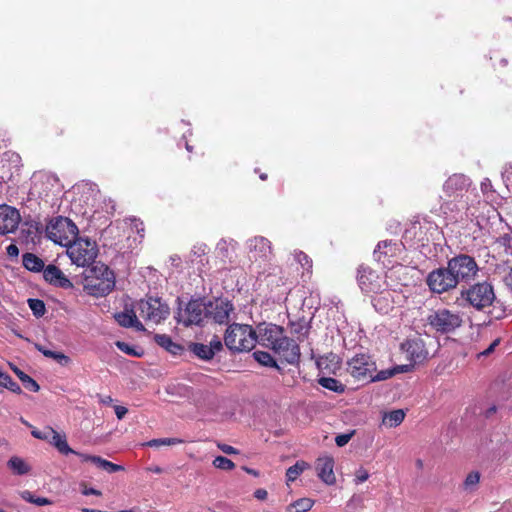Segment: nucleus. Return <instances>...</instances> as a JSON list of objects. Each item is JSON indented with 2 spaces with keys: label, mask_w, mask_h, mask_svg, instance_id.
<instances>
[{
  "label": "nucleus",
  "mask_w": 512,
  "mask_h": 512,
  "mask_svg": "<svg viewBox=\"0 0 512 512\" xmlns=\"http://www.w3.org/2000/svg\"><path fill=\"white\" fill-rule=\"evenodd\" d=\"M257 343L270 348L288 364L294 365L299 362L300 348L293 340L284 335L282 327L275 324H260L257 326Z\"/></svg>",
  "instance_id": "f257e3e1"
},
{
  "label": "nucleus",
  "mask_w": 512,
  "mask_h": 512,
  "mask_svg": "<svg viewBox=\"0 0 512 512\" xmlns=\"http://www.w3.org/2000/svg\"><path fill=\"white\" fill-rule=\"evenodd\" d=\"M224 342L233 352L251 351L257 343L256 331L247 324H231L226 329Z\"/></svg>",
  "instance_id": "f03ea898"
},
{
  "label": "nucleus",
  "mask_w": 512,
  "mask_h": 512,
  "mask_svg": "<svg viewBox=\"0 0 512 512\" xmlns=\"http://www.w3.org/2000/svg\"><path fill=\"white\" fill-rule=\"evenodd\" d=\"M115 287V275L108 266L97 263L85 278V289L89 294L99 297L110 293Z\"/></svg>",
  "instance_id": "7ed1b4c3"
},
{
  "label": "nucleus",
  "mask_w": 512,
  "mask_h": 512,
  "mask_svg": "<svg viewBox=\"0 0 512 512\" xmlns=\"http://www.w3.org/2000/svg\"><path fill=\"white\" fill-rule=\"evenodd\" d=\"M495 298L493 286L488 282H480L462 289L458 300H463L471 307L481 311L490 307Z\"/></svg>",
  "instance_id": "20e7f679"
},
{
  "label": "nucleus",
  "mask_w": 512,
  "mask_h": 512,
  "mask_svg": "<svg viewBox=\"0 0 512 512\" xmlns=\"http://www.w3.org/2000/svg\"><path fill=\"white\" fill-rule=\"evenodd\" d=\"M47 237L56 244L68 247L78 234L77 226L66 217H56L46 227Z\"/></svg>",
  "instance_id": "39448f33"
},
{
  "label": "nucleus",
  "mask_w": 512,
  "mask_h": 512,
  "mask_svg": "<svg viewBox=\"0 0 512 512\" xmlns=\"http://www.w3.org/2000/svg\"><path fill=\"white\" fill-rule=\"evenodd\" d=\"M426 322L435 332L448 334L459 328L462 325L463 319L457 311L440 308L431 311L426 318Z\"/></svg>",
  "instance_id": "423d86ee"
},
{
  "label": "nucleus",
  "mask_w": 512,
  "mask_h": 512,
  "mask_svg": "<svg viewBox=\"0 0 512 512\" xmlns=\"http://www.w3.org/2000/svg\"><path fill=\"white\" fill-rule=\"evenodd\" d=\"M66 252L73 264L85 267L94 262L98 254V248L94 241L88 238L77 237L68 245Z\"/></svg>",
  "instance_id": "0eeeda50"
},
{
  "label": "nucleus",
  "mask_w": 512,
  "mask_h": 512,
  "mask_svg": "<svg viewBox=\"0 0 512 512\" xmlns=\"http://www.w3.org/2000/svg\"><path fill=\"white\" fill-rule=\"evenodd\" d=\"M134 308L141 318L152 324L161 323L170 313L168 305L160 298L154 297L140 300Z\"/></svg>",
  "instance_id": "6e6552de"
},
{
  "label": "nucleus",
  "mask_w": 512,
  "mask_h": 512,
  "mask_svg": "<svg viewBox=\"0 0 512 512\" xmlns=\"http://www.w3.org/2000/svg\"><path fill=\"white\" fill-rule=\"evenodd\" d=\"M457 284L469 283L474 280L479 272L475 259L466 254H460L447 262Z\"/></svg>",
  "instance_id": "1a4fd4ad"
},
{
  "label": "nucleus",
  "mask_w": 512,
  "mask_h": 512,
  "mask_svg": "<svg viewBox=\"0 0 512 512\" xmlns=\"http://www.w3.org/2000/svg\"><path fill=\"white\" fill-rule=\"evenodd\" d=\"M427 285L433 293L442 294L457 287V282L447 265L431 271L427 276Z\"/></svg>",
  "instance_id": "9d476101"
},
{
  "label": "nucleus",
  "mask_w": 512,
  "mask_h": 512,
  "mask_svg": "<svg viewBox=\"0 0 512 512\" xmlns=\"http://www.w3.org/2000/svg\"><path fill=\"white\" fill-rule=\"evenodd\" d=\"M426 340H429L430 344L432 343V338L428 335L424 337L413 335L402 344V349L406 352L410 361L422 363L429 357V348Z\"/></svg>",
  "instance_id": "9b49d317"
},
{
  "label": "nucleus",
  "mask_w": 512,
  "mask_h": 512,
  "mask_svg": "<svg viewBox=\"0 0 512 512\" xmlns=\"http://www.w3.org/2000/svg\"><path fill=\"white\" fill-rule=\"evenodd\" d=\"M375 370V362L366 354H357L347 362L348 373L359 381L369 382Z\"/></svg>",
  "instance_id": "f8f14e48"
},
{
  "label": "nucleus",
  "mask_w": 512,
  "mask_h": 512,
  "mask_svg": "<svg viewBox=\"0 0 512 512\" xmlns=\"http://www.w3.org/2000/svg\"><path fill=\"white\" fill-rule=\"evenodd\" d=\"M205 318H207L206 303L200 300H191L177 313L178 322L185 326L200 325Z\"/></svg>",
  "instance_id": "ddd939ff"
},
{
  "label": "nucleus",
  "mask_w": 512,
  "mask_h": 512,
  "mask_svg": "<svg viewBox=\"0 0 512 512\" xmlns=\"http://www.w3.org/2000/svg\"><path fill=\"white\" fill-rule=\"evenodd\" d=\"M357 280L360 289L366 294L378 293L386 287V280L368 266L359 267Z\"/></svg>",
  "instance_id": "4468645a"
},
{
  "label": "nucleus",
  "mask_w": 512,
  "mask_h": 512,
  "mask_svg": "<svg viewBox=\"0 0 512 512\" xmlns=\"http://www.w3.org/2000/svg\"><path fill=\"white\" fill-rule=\"evenodd\" d=\"M413 271V268L402 264L392 266L385 275L386 287L390 288L393 292H396L401 286H408L412 281L411 273Z\"/></svg>",
  "instance_id": "2eb2a0df"
},
{
  "label": "nucleus",
  "mask_w": 512,
  "mask_h": 512,
  "mask_svg": "<svg viewBox=\"0 0 512 512\" xmlns=\"http://www.w3.org/2000/svg\"><path fill=\"white\" fill-rule=\"evenodd\" d=\"M233 304L227 299H215L206 303L207 318L213 319L218 324H225L233 313Z\"/></svg>",
  "instance_id": "dca6fc26"
},
{
  "label": "nucleus",
  "mask_w": 512,
  "mask_h": 512,
  "mask_svg": "<svg viewBox=\"0 0 512 512\" xmlns=\"http://www.w3.org/2000/svg\"><path fill=\"white\" fill-rule=\"evenodd\" d=\"M471 186V180L464 174H453L444 183L443 190L449 197L463 198L464 193L468 192Z\"/></svg>",
  "instance_id": "f3484780"
},
{
  "label": "nucleus",
  "mask_w": 512,
  "mask_h": 512,
  "mask_svg": "<svg viewBox=\"0 0 512 512\" xmlns=\"http://www.w3.org/2000/svg\"><path fill=\"white\" fill-rule=\"evenodd\" d=\"M20 220L21 217L17 209L5 204L0 205V234L5 235L14 232Z\"/></svg>",
  "instance_id": "a211bd4d"
},
{
  "label": "nucleus",
  "mask_w": 512,
  "mask_h": 512,
  "mask_svg": "<svg viewBox=\"0 0 512 512\" xmlns=\"http://www.w3.org/2000/svg\"><path fill=\"white\" fill-rule=\"evenodd\" d=\"M250 257L258 260H269L272 255L271 242L263 236H255L247 241Z\"/></svg>",
  "instance_id": "6ab92c4d"
},
{
  "label": "nucleus",
  "mask_w": 512,
  "mask_h": 512,
  "mask_svg": "<svg viewBox=\"0 0 512 512\" xmlns=\"http://www.w3.org/2000/svg\"><path fill=\"white\" fill-rule=\"evenodd\" d=\"M333 468L334 460L332 457L324 456L317 459V475L327 485H333L336 482V477Z\"/></svg>",
  "instance_id": "aec40b11"
},
{
  "label": "nucleus",
  "mask_w": 512,
  "mask_h": 512,
  "mask_svg": "<svg viewBox=\"0 0 512 512\" xmlns=\"http://www.w3.org/2000/svg\"><path fill=\"white\" fill-rule=\"evenodd\" d=\"M403 247L400 243L393 241H381L373 252L374 258L385 264L386 257H397L401 254Z\"/></svg>",
  "instance_id": "412c9836"
},
{
  "label": "nucleus",
  "mask_w": 512,
  "mask_h": 512,
  "mask_svg": "<svg viewBox=\"0 0 512 512\" xmlns=\"http://www.w3.org/2000/svg\"><path fill=\"white\" fill-rule=\"evenodd\" d=\"M391 291L390 288L383 287L380 292L375 293L376 295L372 298V304L378 312L387 314L393 308L395 299Z\"/></svg>",
  "instance_id": "4be33fe9"
},
{
  "label": "nucleus",
  "mask_w": 512,
  "mask_h": 512,
  "mask_svg": "<svg viewBox=\"0 0 512 512\" xmlns=\"http://www.w3.org/2000/svg\"><path fill=\"white\" fill-rule=\"evenodd\" d=\"M44 279L55 286L61 288L72 287L71 281L64 275V273L55 265H48L43 270Z\"/></svg>",
  "instance_id": "5701e85b"
},
{
  "label": "nucleus",
  "mask_w": 512,
  "mask_h": 512,
  "mask_svg": "<svg viewBox=\"0 0 512 512\" xmlns=\"http://www.w3.org/2000/svg\"><path fill=\"white\" fill-rule=\"evenodd\" d=\"M136 309L125 310L115 315L116 321L123 327H132L137 331H144L145 327L142 322L137 318Z\"/></svg>",
  "instance_id": "b1692460"
},
{
  "label": "nucleus",
  "mask_w": 512,
  "mask_h": 512,
  "mask_svg": "<svg viewBox=\"0 0 512 512\" xmlns=\"http://www.w3.org/2000/svg\"><path fill=\"white\" fill-rule=\"evenodd\" d=\"M49 443L53 445L61 454H75L76 451L70 448L67 443L65 434H60L54 429H50Z\"/></svg>",
  "instance_id": "393cba45"
},
{
  "label": "nucleus",
  "mask_w": 512,
  "mask_h": 512,
  "mask_svg": "<svg viewBox=\"0 0 512 512\" xmlns=\"http://www.w3.org/2000/svg\"><path fill=\"white\" fill-rule=\"evenodd\" d=\"M405 418V412L402 409H396L385 412L382 417V424L386 427L392 428L399 426Z\"/></svg>",
  "instance_id": "a878e982"
},
{
  "label": "nucleus",
  "mask_w": 512,
  "mask_h": 512,
  "mask_svg": "<svg viewBox=\"0 0 512 512\" xmlns=\"http://www.w3.org/2000/svg\"><path fill=\"white\" fill-rule=\"evenodd\" d=\"M23 265L27 270L33 272H40L45 269L43 260L32 253L23 255Z\"/></svg>",
  "instance_id": "bb28decb"
},
{
  "label": "nucleus",
  "mask_w": 512,
  "mask_h": 512,
  "mask_svg": "<svg viewBox=\"0 0 512 512\" xmlns=\"http://www.w3.org/2000/svg\"><path fill=\"white\" fill-rule=\"evenodd\" d=\"M7 466L17 475H25L30 471V466L22 458L17 456L11 457L7 462Z\"/></svg>",
  "instance_id": "cd10ccee"
},
{
  "label": "nucleus",
  "mask_w": 512,
  "mask_h": 512,
  "mask_svg": "<svg viewBox=\"0 0 512 512\" xmlns=\"http://www.w3.org/2000/svg\"><path fill=\"white\" fill-rule=\"evenodd\" d=\"M408 371L407 366H396L392 369H385L381 370L378 373L374 374L372 373L369 382H375V381H383L386 379L391 378L397 373H402Z\"/></svg>",
  "instance_id": "c85d7f7f"
},
{
  "label": "nucleus",
  "mask_w": 512,
  "mask_h": 512,
  "mask_svg": "<svg viewBox=\"0 0 512 512\" xmlns=\"http://www.w3.org/2000/svg\"><path fill=\"white\" fill-rule=\"evenodd\" d=\"M155 342L161 347L165 348L167 351L177 354L181 350V346L175 344L170 336L165 334H156L154 336Z\"/></svg>",
  "instance_id": "c756f323"
},
{
  "label": "nucleus",
  "mask_w": 512,
  "mask_h": 512,
  "mask_svg": "<svg viewBox=\"0 0 512 512\" xmlns=\"http://www.w3.org/2000/svg\"><path fill=\"white\" fill-rule=\"evenodd\" d=\"M11 368L14 371V373L18 376V378L21 380L26 389L33 392H37L40 389L38 383L29 375L21 371L16 366H11Z\"/></svg>",
  "instance_id": "7c9ffc66"
},
{
  "label": "nucleus",
  "mask_w": 512,
  "mask_h": 512,
  "mask_svg": "<svg viewBox=\"0 0 512 512\" xmlns=\"http://www.w3.org/2000/svg\"><path fill=\"white\" fill-rule=\"evenodd\" d=\"M192 352L203 360H210L214 357L213 351L207 344L194 343L191 345Z\"/></svg>",
  "instance_id": "2f4dec72"
},
{
  "label": "nucleus",
  "mask_w": 512,
  "mask_h": 512,
  "mask_svg": "<svg viewBox=\"0 0 512 512\" xmlns=\"http://www.w3.org/2000/svg\"><path fill=\"white\" fill-rule=\"evenodd\" d=\"M313 500L301 498L287 507V512H307L313 506Z\"/></svg>",
  "instance_id": "473e14b6"
},
{
  "label": "nucleus",
  "mask_w": 512,
  "mask_h": 512,
  "mask_svg": "<svg viewBox=\"0 0 512 512\" xmlns=\"http://www.w3.org/2000/svg\"><path fill=\"white\" fill-rule=\"evenodd\" d=\"M309 467L305 461H298L293 466L289 467L286 472L288 482H293L296 478Z\"/></svg>",
  "instance_id": "72a5a7b5"
},
{
  "label": "nucleus",
  "mask_w": 512,
  "mask_h": 512,
  "mask_svg": "<svg viewBox=\"0 0 512 512\" xmlns=\"http://www.w3.org/2000/svg\"><path fill=\"white\" fill-rule=\"evenodd\" d=\"M36 347L38 351H40L44 356L55 359L59 364L63 366L67 365L70 362L69 357L61 352L48 350L40 345H37Z\"/></svg>",
  "instance_id": "f704fd0d"
},
{
  "label": "nucleus",
  "mask_w": 512,
  "mask_h": 512,
  "mask_svg": "<svg viewBox=\"0 0 512 512\" xmlns=\"http://www.w3.org/2000/svg\"><path fill=\"white\" fill-rule=\"evenodd\" d=\"M255 360L263 366L276 367V361L273 357L265 351H255L253 354Z\"/></svg>",
  "instance_id": "c9c22d12"
},
{
  "label": "nucleus",
  "mask_w": 512,
  "mask_h": 512,
  "mask_svg": "<svg viewBox=\"0 0 512 512\" xmlns=\"http://www.w3.org/2000/svg\"><path fill=\"white\" fill-rule=\"evenodd\" d=\"M319 384L322 387H324L328 390L334 391V392H343L344 391L343 385L334 378L323 377L319 380Z\"/></svg>",
  "instance_id": "e433bc0d"
},
{
  "label": "nucleus",
  "mask_w": 512,
  "mask_h": 512,
  "mask_svg": "<svg viewBox=\"0 0 512 512\" xmlns=\"http://www.w3.org/2000/svg\"><path fill=\"white\" fill-rule=\"evenodd\" d=\"M21 496L27 502L33 503V504H35L37 506H45V505H50L51 504V501L48 498L36 497L30 491H23L21 493Z\"/></svg>",
  "instance_id": "4c0bfd02"
},
{
  "label": "nucleus",
  "mask_w": 512,
  "mask_h": 512,
  "mask_svg": "<svg viewBox=\"0 0 512 512\" xmlns=\"http://www.w3.org/2000/svg\"><path fill=\"white\" fill-rule=\"evenodd\" d=\"M28 305L36 317H41L45 314V304L42 300L28 299Z\"/></svg>",
  "instance_id": "58836bf2"
},
{
  "label": "nucleus",
  "mask_w": 512,
  "mask_h": 512,
  "mask_svg": "<svg viewBox=\"0 0 512 512\" xmlns=\"http://www.w3.org/2000/svg\"><path fill=\"white\" fill-rule=\"evenodd\" d=\"M213 465L217 469L225 470V471H230V470L234 469V467H235V464L230 459H228L224 456L215 457V459L213 460Z\"/></svg>",
  "instance_id": "ea45409f"
},
{
  "label": "nucleus",
  "mask_w": 512,
  "mask_h": 512,
  "mask_svg": "<svg viewBox=\"0 0 512 512\" xmlns=\"http://www.w3.org/2000/svg\"><path fill=\"white\" fill-rule=\"evenodd\" d=\"M295 260L307 271L312 268V260L302 251H296L294 253Z\"/></svg>",
  "instance_id": "a19ab883"
},
{
  "label": "nucleus",
  "mask_w": 512,
  "mask_h": 512,
  "mask_svg": "<svg viewBox=\"0 0 512 512\" xmlns=\"http://www.w3.org/2000/svg\"><path fill=\"white\" fill-rule=\"evenodd\" d=\"M0 386L14 393H21L20 386L15 381H13V379L8 374H6L3 380L0 382Z\"/></svg>",
  "instance_id": "79ce46f5"
},
{
  "label": "nucleus",
  "mask_w": 512,
  "mask_h": 512,
  "mask_svg": "<svg viewBox=\"0 0 512 512\" xmlns=\"http://www.w3.org/2000/svg\"><path fill=\"white\" fill-rule=\"evenodd\" d=\"M75 455H77L81 459L82 462H90L98 468L100 467L101 462L103 460V458H101L100 456L89 455V454L80 453L77 451H76Z\"/></svg>",
  "instance_id": "37998d69"
},
{
  "label": "nucleus",
  "mask_w": 512,
  "mask_h": 512,
  "mask_svg": "<svg viewBox=\"0 0 512 512\" xmlns=\"http://www.w3.org/2000/svg\"><path fill=\"white\" fill-rule=\"evenodd\" d=\"M181 443V440L177 438H161V439H153L147 443L148 446L158 447L161 445H175Z\"/></svg>",
  "instance_id": "c03bdc74"
},
{
  "label": "nucleus",
  "mask_w": 512,
  "mask_h": 512,
  "mask_svg": "<svg viewBox=\"0 0 512 512\" xmlns=\"http://www.w3.org/2000/svg\"><path fill=\"white\" fill-rule=\"evenodd\" d=\"M100 469L108 472V473H115L118 471H122L124 468L118 464H114L106 459H103L101 462V465L99 467Z\"/></svg>",
  "instance_id": "a18cd8bd"
},
{
  "label": "nucleus",
  "mask_w": 512,
  "mask_h": 512,
  "mask_svg": "<svg viewBox=\"0 0 512 512\" xmlns=\"http://www.w3.org/2000/svg\"><path fill=\"white\" fill-rule=\"evenodd\" d=\"M100 469L108 472V473H115L118 471H122L124 468L118 464H114L106 459H103L101 462V465L99 467Z\"/></svg>",
  "instance_id": "49530a36"
},
{
  "label": "nucleus",
  "mask_w": 512,
  "mask_h": 512,
  "mask_svg": "<svg viewBox=\"0 0 512 512\" xmlns=\"http://www.w3.org/2000/svg\"><path fill=\"white\" fill-rule=\"evenodd\" d=\"M50 429H53L52 427H46L45 430L43 431H40L38 429H32L31 431V435L36 438V439H40V440H45V441H49V438H50Z\"/></svg>",
  "instance_id": "de8ad7c7"
},
{
  "label": "nucleus",
  "mask_w": 512,
  "mask_h": 512,
  "mask_svg": "<svg viewBox=\"0 0 512 512\" xmlns=\"http://www.w3.org/2000/svg\"><path fill=\"white\" fill-rule=\"evenodd\" d=\"M369 478V473L366 469H364L363 467H360L356 472H355V479H354V482L355 484H361L363 482H365L367 479Z\"/></svg>",
  "instance_id": "09e8293b"
},
{
  "label": "nucleus",
  "mask_w": 512,
  "mask_h": 512,
  "mask_svg": "<svg viewBox=\"0 0 512 512\" xmlns=\"http://www.w3.org/2000/svg\"><path fill=\"white\" fill-rule=\"evenodd\" d=\"M479 479H480V475L478 472L469 473L464 482L465 487L470 488V487L475 486L479 482Z\"/></svg>",
  "instance_id": "8fccbe9b"
},
{
  "label": "nucleus",
  "mask_w": 512,
  "mask_h": 512,
  "mask_svg": "<svg viewBox=\"0 0 512 512\" xmlns=\"http://www.w3.org/2000/svg\"><path fill=\"white\" fill-rule=\"evenodd\" d=\"M208 250H209V248L206 244L198 243V244L194 245V247L192 249V253L194 255H196L197 257H202L207 254Z\"/></svg>",
  "instance_id": "3c124183"
},
{
  "label": "nucleus",
  "mask_w": 512,
  "mask_h": 512,
  "mask_svg": "<svg viewBox=\"0 0 512 512\" xmlns=\"http://www.w3.org/2000/svg\"><path fill=\"white\" fill-rule=\"evenodd\" d=\"M208 347L211 348L213 351V355H215L217 352L221 351L223 348L221 339L217 336H214L210 343L208 344Z\"/></svg>",
  "instance_id": "603ef678"
},
{
  "label": "nucleus",
  "mask_w": 512,
  "mask_h": 512,
  "mask_svg": "<svg viewBox=\"0 0 512 512\" xmlns=\"http://www.w3.org/2000/svg\"><path fill=\"white\" fill-rule=\"evenodd\" d=\"M352 435H353V432L337 435L335 438L336 445L339 447L345 446L350 441Z\"/></svg>",
  "instance_id": "864d4df0"
},
{
  "label": "nucleus",
  "mask_w": 512,
  "mask_h": 512,
  "mask_svg": "<svg viewBox=\"0 0 512 512\" xmlns=\"http://www.w3.org/2000/svg\"><path fill=\"white\" fill-rule=\"evenodd\" d=\"M80 488H81V493L85 496H89V495L101 496L102 495L101 491L94 489V488H90L85 483H81Z\"/></svg>",
  "instance_id": "5fc2aeb1"
},
{
  "label": "nucleus",
  "mask_w": 512,
  "mask_h": 512,
  "mask_svg": "<svg viewBox=\"0 0 512 512\" xmlns=\"http://www.w3.org/2000/svg\"><path fill=\"white\" fill-rule=\"evenodd\" d=\"M116 346L118 347L119 350H121L122 352H124L128 355H136L134 348L125 342L117 341Z\"/></svg>",
  "instance_id": "6e6d98bb"
},
{
  "label": "nucleus",
  "mask_w": 512,
  "mask_h": 512,
  "mask_svg": "<svg viewBox=\"0 0 512 512\" xmlns=\"http://www.w3.org/2000/svg\"><path fill=\"white\" fill-rule=\"evenodd\" d=\"M217 446L225 454H228V455L238 454V450L228 444L218 443Z\"/></svg>",
  "instance_id": "4d7b16f0"
},
{
  "label": "nucleus",
  "mask_w": 512,
  "mask_h": 512,
  "mask_svg": "<svg viewBox=\"0 0 512 512\" xmlns=\"http://www.w3.org/2000/svg\"><path fill=\"white\" fill-rule=\"evenodd\" d=\"M499 343H500V339H499V338L495 339V340H494V341L489 345V347H488L487 349H485V350L481 353V355H483V356H488L489 354H491V353L495 350V348L499 345Z\"/></svg>",
  "instance_id": "13d9d810"
},
{
  "label": "nucleus",
  "mask_w": 512,
  "mask_h": 512,
  "mask_svg": "<svg viewBox=\"0 0 512 512\" xmlns=\"http://www.w3.org/2000/svg\"><path fill=\"white\" fill-rule=\"evenodd\" d=\"M114 410H115V414H116V416H117V418H118L119 420L123 419V418H124V416H125V415L127 414V412H128V410H127V408H126V407H124V406H119V405L115 406V407H114Z\"/></svg>",
  "instance_id": "bf43d9fd"
},
{
  "label": "nucleus",
  "mask_w": 512,
  "mask_h": 512,
  "mask_svg": "<svg viewBox=\"0 0 512 512\" xmlns=\"http://www.w3.org/2000/svg\"><path fill=\"white\" fill-rule=\"evenodd\" d=\"M503 282L505 285L512 290V268L503 276Z\"/></svg>",
  "instance_id": "052dcab7"
},
{
  "label": "nucleus",
  "mask_w": 512,
  "mask_h": 512,
  "mask_svg": "<svg viewBox=\"0 0 512 512\" xmlns=\"http://www.w3.org/2000/svg\"><path fill=\"white\" fill-rule=\"evenodd\" d=\"M6 251H7V254L10 257H17L19 255V249H18V247L15 244H10L6 248Z\"/></svg>",
  "instance_id": "680f3d73"
},
{
  "label": "nucleus",
  "mask_w": 512,
  "mask_h": 512,
  "mask_svg": "<svg viewBox=\"0 0 512 512\" xmlns=\"http://www.w3.org/2000/svg\"><path fill=\"white\" fill-rule=\"evenodd\" d=\"M480 187H481L482 192H483V193H486V192H488V191H490V190H491V188H492V183H491V181H490L488 178H485V179L481 182Z\"/></svg>",
  "instance_id": "e2e57ef3"
},
{
  "label": "nucleus",
  "mask_w": 512,
  "mask_h": 512,
  "mask_svg": "<svg viewBox=\"0 0 512 512\" xmlns=\"http://www.w3.org/2000/svg\"><path fill=\"white\" fill-rule=\"evenodd\" d=\"M502 175L504 179H510V175H512V164L505 165Z\"/></svg>",
  "instance_id": "0e129e2a"
},
{
  "label": "nucleus",
  "mask_w": 512,
  "mask_h": 512,
  "mask_svg": "<svg viewBox=\"0 0 512 512\" xmlns=\"http://www.w3.org/2000/svg\"><path fill=\"white\" fill-rule=\"evenodd\" d=\"M98 397H99V402L103 405H110L113 402L112 397L109 395H106V396L99 395Z\"/></svg>",
  "instance_id": "69168bd1"
},
{
  "label": "nucleus",
  "mask_w": 512,
  "mask_h": 512,
  "mask_svg": "<svg viewBox=\"0 0 512 512\" xmlns=\"http://www.w3.org/2000/svg\"><path fill=\"white\" fill-rule=\"evenodd\" d=\"M255 497L260 500H264L267 497V491L264 489H258L255 491Z\"/></svg>",
  "instance_id": "338daca9"
},
{
  "label": "nucleus",
  "mask_w": 512,
  "mask_h": 512,
  "mask_svg": "<svg viewBox=\"0 0 512 512\" xmlns=\"http://www.w3.org/2000/svg\"><path fill=\"white\" fill-rule=\"evenodd\" d=\"M133 222H134V227H135L137 233H140V232L144 231L143 223L142 222H139L137 220H134Z\"/></svg>",
  "instance_id": "774afa93"
}]
</instances>
